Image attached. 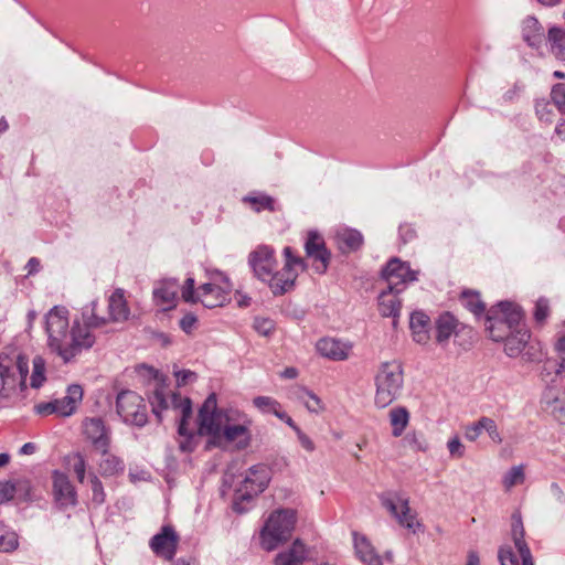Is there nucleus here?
Wrapping results in <instances>:
<instances>
[{
  "instance_id": "obj_27",
  "label": "nucleus",
  "mask_w": 565,
  "mask_h": 565,
  "mask_svg": "<svg viewBox=\"0 0 565 565\" xmlns=\"http://www.w3.org/2000/svg\"><path fill=\"white\" fill-rule=\"evenodd\" d=\"M522 38L531 46L539 49L545 39L544 28L534 17H526L522 22Z\"/></svg>"
},
{
  "instance_id": "obj_49",
  "label": "nucleus",
  "mask_w": 565,
  "mask_h": 565,
  "mask_svg": "<svg viewBox=\"0 0 565 565\" xmlns=\"http://www.w3.org/2000/svg\"><path fill=\"white\" fill-rule=\"evenodd\" d=\"M195 281L192 277L186 278L182 289H181V296L182 299L185 302H196L198 299V292L194 291Z\"/></svg>"
},
{
  "instance_id": "obj_26",
  "label": "nucleus",
  "mask_w": 565,
  "mask_h": 565,
  "mask_svg": "<svg viewBox=\"0 0 565 565\" xmlns=\"http://www.w3.org/2000/svg\"><path fill=\"white\" fill-rule=\"evenodd\" d=\"M82 398L83 388L79 385H70L64 397L54 399L57 415L63 417L71 416L75 412Z\"/></svg>"
},
{
  "instance_id": "obj_63",
  "label": "nucleus",
  "mask_w": 565,
  "mask_h": 565,
  "mask_svg": "<svg viewBox=\"0 0 565 565\" xmlns=\"http://www.w3.org/2000/svg\"><path fill=\"white\" fill-rule=\"evenodd\" d=\"M556 137L565 142V120L559 121L555 127Z\"/></svg>"
},
{
  "instance_id": "obj_5",
  "label": "nucleus",
  "mask_w": 565,
  "mask_h": 565,
  "mask_svg": "<svg viewBox=\"0 0 565 565\" xmlns=\"http://www.w3.org/2000/svg\"><path fill=\"white\" fill-rule=\"evenodd\" d=\"M375 382V405L384 408L401 395L404 385V372L398 361L383 362L379 366Z\"/></svg>"
},
{
  "instance_id": "obj_22",
  "label": "nucleus",
  "mask_w": 565,
  "mask_h": 565,
  "mask_svg": "<svg viewBox=\"0 0 565 565\" xmlns=\"http://www.w3.org/2000/svg\"><path fill=\"white\" fill-rule=\"evenodd\" d=\"M250 425L252 424H231L223 426L221 429V439L227 443H236L238 448H246L250 443Z\"/></svg>"
},
{
  "instance_id": "obj_15",
  "label": "nucleus",
  "mask_w": 565,
  "mask_h": 565,
  "mask_svg": "<svg viewBox=\"0 0 565 565\" xmlns=\"http://www.w3.org/2000/svg\"><path fill=\"white\" fill-rule=\"evenodd\" d=\"M179 536L173 527L166 525L161 532L150 540V547L157 554L167 559H172L177 552Z\"/></svg>"
},
{
  "instance_id": "obj_33",
  "label": "nucleus",
  "mask_w": 565,
  "mask_h": 565,
  "mask_svg": "<svg viewBox=\"0 0 565 565\" xmlns=\"http://www.w3.org/2000/svg\"><path fill=\"white\" fill-rule=\"evenodd\" d=\"M547 42L551 53L557 58L565 61V30L559 26H552L547 32Z\"/></svg>"
},
{
  "instance_id": "obj_24",
  "label": "nucleus",
  "mask_w": 565,
  "mask_h": 565,
  "mask_svg": "<svg viewBox=\"0 0 565 565\" xmlns=\"http://www.w3.org/2000/svg\"><path fill=\"white\" fill-rule=\"evenodd\" d=\"M54 493L56 500L62 505H75L76 500V491L73 484L70 482L68 478L64 473L55 472L54 473Z\"/></svg>"
},
{
  "instance_id": "obj_51",
  "label": "nucleus",
  "mask_w": 565,
  "mask_h": 565,
  "mask_svg": "<svg viewBox=\"0 0 565 565\" xmlns=\"http://www.w3.org/2000/svg\"><path fill=\"white\" fill-rule=\"evenodd\" d=\"M447 448L452 458H462L465 456V446L458 436H454L448 440Z\"/></svg>"
},
{
  "instance_id": "obj_45",
  "label": "nucleus",
  "mask_w": 565,
  "mask_h": 565,
  "mask_svg": "<svg viewBox=\"0 0 565 565\" xmlns=\"http://www.w3.org/2000/svg\"><path fill=\"white\" fill-rule=\"evenodd\" d=\"M89 481H90V488H92V493H93V495H92L93 502L98 505L103 504L105 502L106 494H105L102 481L95 473H92L89 476Z\"/></svg>"
},
{
  "instance_id": "obj_31",
  "label": "nucleus",
  "mask_w": 565,
  "mask_h": 565,
  "mask_svg": "<svg viewBox=\"0 0 565 565\" xmlns=\"http://www.w3.org/2000/svg\"><path fill=\"white\" fill-rule=\"evenodd\" d=\"M397 291H391L388 288L386 291H382L379 297V310L383 317L396 318L401 311V300L398 299Z\"/></svg>"
},
{
  "instance_id": "obj_32",
  "label": "nucleus",
  "mask_w": 565,
  "mask_h": 565,
  "mask_svg": "<svg viewBox=\"0 0 565 565\" xmlns=\"http://www.w3.org/2000/svg\"><path fill=\"white\" fill-rule=\"evenodd\" d=\"M456 328V318L449 312H444L436 320V341L439 344L447 343L449 338L455 332Z\"/></svg>"
},
{
  "instance_id": "obj_59",
  "label": "nucleus",
  "mask_w": 565,
  "mask_h": 565,
  "mask_svg": "<svg viewBox=\"0 0 565 565\" xmlns=\"http://www.w3.org/2000/svg\"><path fill=\"white\" fill-rule=\"evenodd\" d=\"M297 436H298L299 443L306 450L312 451L315 449L312 440L306 434H303L301 430H299L297 433Z\"/></svg>"
},
{
  "instance_id": "obj_56",
  "label": "nucleus",
  "mask_w": 565,
  "mask_h": 565,
  "mask_svg": "<svg viewBox=\"0 0 565 565\" xmlns=\"http://www.w3.org/2000/svg\"><path fill=\"white\" fill-rule=\"evenodd\" d=\"M35 409H36V413L40 415L57 414L55 401L39 404V405H36Z\"/></svg>"
},
{
  "instance_id": "obj_44",
  "label": "nucleus",
  "mask_w": 565,
  "mask_h": 565,
  "mask_svg": "<svg viewBox=\"0 0 565 565\" xmlns=\"http://www.w3.org/2000/svg\"><path fill=\"white\" fill-rule=\"evenodd\" d=\"M87 461L84 455L76 452L72 457V468L79 483H84L86 478Z\"/></svg>"
},
{
  "instance_id": "obj_35",
  "label": "nucleus",
  "mask_w": 565,
  "mask_h": 565,
  "mask_svg": "<svg viewBox=\"0 0 565 565\" xmlns=\"http://www.w3.org/2000/svg\"><path fill=\"white\" fill-rule=\"evenodd\" d=\"M245 203H248L250 207L259 213L264 210L273 212L275 211V200L264 193L250 194L243 199Z\"/></svg>"
},
{
  "instance_id": "obj_17",
  "label": "nucleus",
  "mask_w": 565,
  "mask_h": 565,
  "mask_svg": "<svg viewBox=\"0 0 565 565\" xmlns=\"http://www.w3.org/2000/svg\"><path fill=\"white\" fill-rule=\"evenodd\" d=\"M13 358L9 354H0V398L9 399L15 392L18 377L13 367Z\"/></svg>"
},
{
  "instance_id": "obj_2",
  "label": "nucleus",
  "mask_w": 565,
  "mask_h": 565,
  "mask_svg": "<svg viewBox=\"0 0 565 565\" xmlns=\"http://www.w3.org/2000/svg\"><path fill=\"white\" fill-rule=\"evenodd\" d=\"M284 256L285 265L281 270H276L275 250L269 246H258L248 257L255 277L266 282L274 296H282L290 291L298 276L295 268H305L303 259L295 256L291 247L284 248Z\"/></svg>"
},
{
  "instance_id": "obj_36",
  "label": "nucleus",
  "mask_w": 565,
  "mask_h": 565,
  "mask_svg": "<svg viewBox=\"0 0 565 565\" xmlns=\"http://www.w3.org/2000/svg\"><path fill=\"white\" fill-rule=\"evenodd\" d=\"M525 480L524 466H513L509 469L502 479V484L505 490H510L518 484H522Z\"/></svg>"
},
{
  "instance_id": "obj_46",
  "label": "nucleus",
  "mask_w": 565,
  "mask_h": 565,
  "mask_svg": "<svg viewBox=\"0 0 565 565\" xmlns=\"http://www.w3.org/2000/svg\"><path fill=\"white\" fill-rule=\"evenodd\" d=\"M551 98L557 109L565 114V84H555L551 90Z\"/></svg>"
},
{
  "instance_id": "obj_14",
  "label": "nucleus",
  "mask_w": 565,
  "mask_h": 565,
  "mask_svg": "<svg viewBox=\"0 0 565 565\" xmlns=\"http://www.w3.org/2000/svg\"><path fill=\"white\" fill-rule=\"evenodd\" d=\"M316 349L323 358L332 361H345L351 355L353 343L350 341L326 337L317 342Z\"/></svg>"
},
{
  "instance_id": "obj_53",
  "label": "nucleus",
  "mask_w": 565,
  "mask_h": 565,
  "mask_svg": "<svg viewBox=\"0 0 565 565\" xmlns=\"http://www.w3.org/2000/svg\"><path fill=\"white\" fill-rule=\"evenodd\" d=\"M555 349L561 359V363L558 364V367L556 369V374H559L561 372H563L565 370V335H563L558 339V341L555 344Z\"/></svg>"
},
{
  "instance_id": "obj_10",
  "label": "nucleus",
  "mask_w": 565,
  "mask_h": 565,
  "mask_svg": "<svg viewBox=\"0 0 565 565\" xmlns=\"http://www.w3.org/2000/svg\"><path fill=\"white\" fill-rule=\"evenodd\" d=\"M382 504L392 513L399 525L413 533H416L417 529L420 527V523L416 519V513L409 508L408 499L397 493L388 494L382 497Z\"/></svg>"
},
{
  "instance_id": "obj_25",
  "label": "nucleus",
  "mask_w": 565,
  "mask_h": 565,
  "mask_svg": "<svg viewBox=\"0 0 565 565\" xmlns=\"http://www.w3.org/2000/svg\"><path fill=\"white\" fill-rule=\"evenodd\" d=\"M409 328L412 330L413 340L418 344H426L429 339L430 319L422 312L415 311L411 316Z\"/></svg>"
},
{
  "instance_id": "obj_62",
  "label": "nucleus",
  "mask_w": 565,
  "mask_h": 565,
  "mask_svg": "<svg viewBox=\"0 0 565 565\" xmlns=\"http://www.w3.org/2000/svg\"><path fill=\"white\" fill-rule=\"evenodd\" d=\"M551 493L561 504L564 503L563 502L564 492L557 483L551 484Z\"/></svg>"
},
{
  "instance_id": "obj_8",
  "label": "nucleus",
  "mask_w": 565,
  "mask_h": 565,
  "mask_svg": "<svg viewBox=\"0 0 565 565\" xmlns=\"http://www.w3.org/2000/svg\"><path fill=\"white\" fill-rule=\"evenodd\" d=\"M270 472L267 466L256 465L248 469L242 486L235 491L233 509L244 513L249 509L250 502L268 486Z\"/></svg>"
},
{
  "instance_id": "obj_21",
  "label": "nucleus",
  "mask_w": 565,
  "mask_h": 565,
  "mask_svg": "<svg viewBox=\"0 0 565 565\" xmlns=\"http://www.w3.org/2000/svg\"><path fill=\"white\" fill-rule=\"evenodd\" d=\"M512 540L514 542V546L518 550L521 558L522 565H534L533 557L531 551L524 541V527L522 523V519L520 514L512 515Z\"/></svg>"
},
{
  "instance_id": "obj_58",
  "label": "nucleus",
  "mask_w": 565,
  "mask_h": 565,
  "mask_svg": "<svg viewBox=\"0 0 565 565\" xmlns=\"http://www.w3.org/2000/svg\"><path fill=\"white\" fill-rule=\"evenodd\" d=\"M40 260L35 257H31L25 265L26 275L30 276L36 274L40 270Z\"/></svg>"
},
{
  "instance_id": "obj_43",
  "label": "nucleus",
  "mask_w": 565,
  "mask_h": 565,
  "mask_svg": "<svg viewBox=\"0 0 565 565\" xmlns=\"http://www.w3.org/2000/svg\"><path fill=\"white\" fill-rule=\"evenodd\" d=\"M482 433H484L482 428V416L478 420L463 426V436L466 440L470 443H476Z\"/></svg>"
},
{
  "instance_id": "obj_20",
  "label": "nucleus",
  "mask_w": 565,
  "mask_h": 565,
  "mask_svg": "<svg viewBox=\"0 0 565 565\" xmlns=\"http://www.w3.org/2000/svg\"><path fill=\"white\" fill-rule=\"evenodd\" d=\"M100 459L97 462V470L102 477H114L121 475L125 471L124 460L109 451V447L98 449Z\"/></svg>"
},
{
  "instance_id": "obj_41",
  "label": "nucleus",
  "mask_w": 565,
  "mask_h": 565,
  "mask_svg": "<svg viewBox=\"0 0 565 565\" xmlns=\"http://www.w3.org/2000/svg\"><path fill=\"white\" fill-rule=\"evenodd\" d=\"M462 300L465 301L466 307L475 315H480L484 311V305L479 299L478 294L471 291H463Z\"/></svg>"
},
{
  "instance_id": "obj_48",
  "label": "nucleus",
  "mask_w": 565,
  "mask_h": 565,
  "mask_svg": "<svg viewBox=\"0 0 565 565\" xmlns=\"http://www.w3.org/2000/svg\"><path fill=\"white\" fill-rule=\"evenodd\" d=\"M403 443L406 447L414 451H425L427 449V445L422 436H418L416 433L407 434Z\"/></svg>"
},
{
  "instance_id": "obj_28",
  "label": "nucleus",
  "mask_w": 565,
  "mask_h": 565,
  "mask_svg": "<svg viewBox=\"0 0 565 565\" xmlns=\"http://www.w3.org/2000/svg\"><path fill=\"white\" fill-rule=\"evenodd\" d=\"M289 397L301 403L310 413L319 414L324 409L321 399L312 391L303 386H294L289 392Z\"/></svg>"
},
{
  "instance_id": "obj_7",
  "label": "nucleus",
  "mask_w": 565,
  "mask_h": 565,
  "mask_svg": "<svg viewBox=\"0 0 565 565\" xmlns=\"http://www.w3.org/2000/svg\"><path fill=\"white\" fill-rule=\"evenodd\" d=\"M522 310L509 301H501L487 316L486 330L493 341H503L507 334L522 322Z\"/></svg>"
},
{
  "instance_id": "obj_61",
  "label": "nucleus",
  "mask_w": 565,
  "mask_h": 565,
  "mask_svg": "<svg viewBox=\"0 0 565 565\" xmlns=\"http://www.w3.org/2000/svg\"><path fill=\"white\" fill-rule=\"evenodd\" d=\"M399 234L404 243L411 241L415 236L414 230L407 226H401Z\"/></svg>"
},
{
  "instance_id": "obj_13",
  "label": "nucleus",
  "mask_w": 565,
  "mask_h": 565,
  "mask_svg": "<svg viewBox=\"0 0 565 565\" xmlns=\"http://www.w3.org/2000/svg\"><path fill=\"white\" fill-rule=\"evenodd\" d=\"M82 431L85 439L95 450L110 447L111 431L100 417H88L83 420Z\"/></svg>"
},
{
  "instance_id": "obj_55",
  "label": "nucleus",
  "mask_w": 565,
  "mask_h": 565,
  "mask_svg": "<svg viewBox=\"0 0 565 565\" xmlns=\"http://www.w3.org/2000/svg\"><path fill=\"white\" fill-rule=\"evenodd\" d=\"M196 317L193 313H186L181 320H180V328L185 333H191L196 324Z\"/></svg>"
},
{
  "instance_id": "obj_12",
  "label": "nucleus",
  "mask_w": 565,
  "mask_h": 565,
  "mask_svg": "<svg viewBox=\"0 0 565 565\" xmlns=\"http://www.w3.org/2000/svg\"><path fill=\"white\" fill-rule=\"evenodd\" d=\"M217 276L222 285L215 282H206L198 289V299L206 308H216L223 306L231 292V284L228 278L218 273Z\"/></svg>"
},
{
  "instance_id": "obj_29",
  "label": "nucleus",
  "mask_w": 565,
  "mask_h": 565,
  "mask_svg": "<svg viewBox=\"0 0 565 565\" xmlns=\"http://www.w3.org/2000/svg\"><path fill=\"white\" fill-rule=\"evenodd\" d=\"M307 557L305 545L296 540L292 545L284 552H280L276 558V565H301Z\"/></svg>"
},
{
  "instance_id": "obj_11",
  "label": "nucleus",
  "mask_w": 565,
  "mask_h": 565,
  "mask_svg": "<svg viewBox=\"0 0 565 565\" xmlns=\"http://www.w3.org/2000/svg\"><path fill=\"white\" fill-rule=\"evenodd\" d=\"M417 273L399 258H392L382 270V277L391 291L401 292L407 282L417 279Z\"/></svg>"
},
{
  "instance_id": "obj_40",
  "label": "nucleus",
  "mask_w": 565,
  "mask_h": 565,
  "mask_svg": "<svg viewBox=\"0 0 565 565\" xmlns=\"http://www.w3.org/2000/svg\"><path fill=\"white\" fill-rule=\"evenodd\" d=\"M253 404L262 413H274L280 408V403L269 396H257L253 399Z\"/></svg>"
},
{
  "instance_id": "obj_54",
  "label": "nucleus",
  "mask_w": 565,
  "mask_h": 565,
  "mask_svg": "<svg viewBox=\"0 0 565 565\" xmlns=\"http://www.w3.org/2000/svg\"><path fill=\"white\" fill-rule=\"evenodd\" d=\"M174 376L177 377L179 386L185 385L196 379V374L190 370L175 371Z\"/></svg>"
},
{
  "instance_id": "obj_39",
  "label": "nucleus",
  "mask_w": 565,
  "mask_h": 565,
  "mask_svg": "<svg viewBox=\"0 0 565 565\" xmlns=\"http://www.w3.org/2000/svg\"><path fill=\"white\" fill-rule=\"evenodd\" d=\"M44 371H45V364L44 360L40 356L34 358L33 360V372L31 375V386L34 388H39L44 380Z\"/></svg>"
},
{
  "instance_id": "obj_9",
  "label": "nucleus",
  "mask_w": 565,
  "mask_h": 565,
  "mask_svg": "<svg viewBox=\"0 0 565 565\" xmlns=\"http://www.w3.org/2000/svg\"><path fill=\"white\" fill-rule=\"evenodd\" d=\"M118 415L127 424L143 426L148 420L147 406L143 398L132 391H122L117 395Z\"/></svg>"
},
{
  "instance_id": "obj_38",
  "label": "nucleus",
  "mask_w": 565,
  "mask_h": 565,
  "mask_svg": "<svg viewBox=\"0 0 565 565\" xmlns=\"http://www.w3.org/2000/svg\"><path fill=\"white\" fill-rule=\"evenodd\" d=\"M482 428L494 444L500 445L503 441L502 435L493 418L482 416Z\"/></svg>"
},
{
  "instance_id": "obj_19",
  "label": "nucleus",
  "mask_w": 565,
  "mask_h": 565,
  "mask_svg": "<svg viewBox=\"0 0 565 565\" xmlns=\"http://www.w3.org/2000/svg\"><path fill=\"white\" fill-rule=\"evenodd\" d=\"M530 337L531 334L529 329L520 322L519 326L512 329L503 340L505 341V353L511 358L518 356L527 344Z\"/></svg>"
},
{
  "instance_id": "obj_57",
  "label": "nucleus",
  "mask_w": 565,
  "mask_h": 565,
  "mask_svg": "<svg viewBox=\"0 0 565 565\" xmlns=\"http://www.w3.org/2000/svg\"><path fill=\"white\" fill-rule=\"evenodd\" d=\"M14 495V487L10 483L0 482V501H8Z\"/></svg>"
},
{
  "instance_id": "obj_47",
  "label": "nucleus",
  "mask_w": 565,
  "mask_h": 565,
  "mask_svg": "<svg viewBox=\"0 0 565 565\" xmlns=\"http://www.w3.org/2000/svg\"><path fill=\"white\" fill-rule=\"evenodd\" d=\"M253 328L258 334L268 337L274 331L275 323L269 318L256 317L253 322Z\"/></svg>"
},
{
  "instance_id": "obj_3",
  "label": "nucleus",
  "mask_w": 565,
  "mask_h": 565,
  "mask_svg": "<svg viewBox=\"0 0 565 565\" xmlns=\"http://www.w3.org/2000/svg\"><path fill=\"white\" fill-rule=\"evenodd\" d=\"M252 424L250 418L242 411L228 407L217 408L216 394L212 393L204 401L199 411V433L213 438V443L221 441V429L231 424Z\"/></svg>"
},
{
  "instance_id": "obj_42",
  "label": "nucleus",
  "mask_w": 565,
  "mask_h": 565,
  "mask_svg": "<svg viewBox=\"0 0 565 565\" xmlns=\"http://www.w3.org/2000/svg\"><path fill=\"white\" fill-rule=\"evenodd\" d=\"M12 358H13V365H14L13 367H14V371H15V374L18 377V384L24 385L26 375L29 373L28 360L20 354H17Z\"/></svg>"
},
{
  "instance_id": "obj_60",
  "label": "nucleus",
  "mask_w": 565,
  "mask_h": 565,
  "mask_svg": "<svg viewBox=\"0 0 565 565\" xmlns=\"http://www.w3.org/2000/svg\"><path fill=\"white\" fill-rule=\"evenodd\" d=\"M536 114L541 120L551 121L548 106L545 103L536 105Z\"/></svg>"
},
{
  "instance_id": "obj_64",
  "label": "nucleus",
  "mask_w": 565,
  "mask_h": 565,
  "mask_svg": "<svg viewBox=\"0 0 565 565\" xmlns=\"http://www.w3.org/2000/svg\"><path fill=\"white\" fill-rule=\"evenodd\" d=\"M36 451V445L34 443H26L20 448L21 455H33Z\"/></svg>"
},
{
  "instance_id": "obj_34",
  "label": "nucleus",
  "mask_w": 565,
  "mask_h": 565,
  "mask_svg": "<svg viewBox=\"0 0 565 565\" xmlns=\"http://www.w3.org/2000/svg\"><path fill=\"white\" fill-rule=\"evenodd\" d=\"M388 418L392 426V435L394 437L402 436L409 423V412L404 406H397L390 411Z\"/></svg>"
},
{
  "instance_id": "obj_23",
  "label": "nucleus",
  "mask_w": 565,
  "mask_h": 565,
  "mask_svg": "<svg viewBox=\"0 0 565 565\" xmlns=\"http://www.w3.org/2000/svg\"><path fill=\"white\" fill-rule=\"evenodd\" d=\"M353 543L355 554L359 559L365 565H383L381 556L375 552V548L366 536L353 533Z\"/></svg>"
},
{
  "instance_id": "obj_37",
  "label": "nucleus",
  "mask_w": 565,
  "mask_h": 565,
  "mask_svg": "<svg viewBox=\"0 0 565 565\" xmlns=\"http://www.w3.org/2000/svg\"><path fill=\"white\" fill-rule=\"evenodd\" d=\"M18 547V536L0 523V552H11Z\"/></svg>"
},
{
  "instance_id": "obj_18",
  "label": "nucleus",
  "mask_w": 565,
  "mask_h": 565,
  "mask_svg": "<svg viewBox=\"0 0 565 565\" xmlns=\"http://www.w3.org/2000/svg\"><path fill=\"white\" fill-rule=\"evenodd\" d=\"M179 285L177 279H163L157 282L153 288V301L157 306H161L163 310L175 307Z\"/></svg>"
},
{
  "instance_id": "obj_30",
  "label": "nucleus",
  "mask_w": 565,
  "mask_h": 565,
  "mask_svg": "<svg viewBox=\"0 0 565 565\" xmlns=\"http://www.w3.org/2000/svg\"><path fill=\"white\" fill-rule=\"evenodd\" d=\"M339 248L343 253H350L359 249L363 244L362 234L353 228H341L335 234Z\"/></svg>"
},
{
  "instance_id": "obj_6",
  "label": "nucleus",
  "mask_w": 565,
  "mask_h": 565,
  "mask_svg": "<svg viewBox=\"0 0 565 565\" xmlns=\"http://www.w3.org/2000/svg\"><path fill=\"white\" fill-rule=\"evenodd\" d=\"M296 524V512L291 509H281L273 512L260 534L262 546L273 551L279 544L290 539Z\"/></svg>"
},
{
  "instance_id": "obj_52",
  "label": "nucleus",
  "mask_w": 565,
  "mask_h": 565,
  "mask_svg": "<svg viewBox=\"0 0 565 565\" xmlns=\"http://www.w3.org/2000/svg\"><path fill=\"white\" fill-rule=\"evenodd\" d=\"M499 561L501 565H519V562L510 547L499 550Z\"/></svg>"
},
{
  "instance_id": "obj_4",
  "label": "nucleus",
  "mask_w": 565,
  "mask_h": 565,
  "mask_svg": "<svg viewBox=\"0 0 565 565\" xmlns=\"http://www.w3.org/2000/svg\"><path fill=\"white\" fill-rule=\"evenodd\" d=\"M150 404L152 406V412L158 418L161 420V414L163 411L172 408L173 411L179 413V428L178 433L180 436L186 437V441H182L180 444V448L182 451H191L190 447V438L192 437V431L188 428V420L192 417V403L188 397H182L180 394L172 393L171 395H167L163 387L156 388L150 397Z\"/></svg>"
},
{
  "instance_id": "obj_16",
  "label": "nucleus",
  "mask_w": 565,
  "mask_h": 565,
  "mask_svg": "<svg viewBox=\"0 0 565 565\" xmlns=\"http://www.w3.org/2000/svg\"><path fill=\"white\" fill-rule=\"evenodd\" d=\"M305 248L307 255L317 262L315 265L316 271L323 274L327 270L330 260V253L324 246L323 238L318 233L310 232L308 234Z\"/></svg>"
},
{
  "instance_id": "obj_1",
  "label": "nucleus",
  "mask_w": 565,
  "mask_h": 565,
  "mask_svg": "<svg viewBox=\"0 0 565 565\" xmlns=\"http://www.w3.org/2000/svg\"><path fill=\"white\" fill-rule=\"evenodd\" d=\"M97 306V301L84 306L81 316L74 319L71 328L68 310L65 307L55 306L46 313L47 347L64 363L74 361L83 351L94 345L96 339L93 329L104 327L108 322L126 321L130 315L122 289H116L109 297L107 317L98 316Z\"/></svg>"
},
{
  "instance_id": "obj_50",
  "label": "nucleus",
  "mask_w": 565,
  "mask_h": 565,
  "mask_svg": "<svg viewBox=\"0 0 565 565\" xmlns=\"http://www.w3.org/2000/svg\"><path fill=\"white\" fill-rule=\"evenodd\" d=\"M550 313V305L548 300L545 298H540L535 303L534 318L539 323H543Z\"/></svg>"
}]
</instances>
